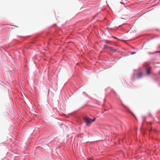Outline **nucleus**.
Instances as JSON below:
<instances>
[{
    "instance_id": "f257e3e1",
    "label": "nucleus",
    "mask_w": 160,
    "mask_h": 160,
    "mask_svg": "<svg viewBox=\"0 0 160 160\" xmlns=\"http://www.w3.org/2000/svg\"><path fill=\"white\" fill-rule=\"evenodd\" d=\"M84 120L86 122V125L90 126V124L92 122L91 119L88 117H86L84 118Z\"/></svg>"
},
{
    "instance_id": "f03ea898",
    "label": "nucleus",
    "mask_w": 160,
    "mask_h": 160,
    "mask_svg": "<svg viewBox=\"0 0 160 160\" xmlns=\"http://www.w3.org/2000/svg\"><path fill=\"white\" fill-rule=\"evenodd\" d=\"M104 48L105 49H107L108 50H109L110 51H112L114 52H115L116 51V50L112 48V47H108L107 45H104Z\"/></svg>"
},
{
    "instance_id": "7ed1b4c3",
    "label": "nucleus",
    "mask_w": 160,
    "mask_h": 160,
    "mask_svg": "<svg viewBox=\"0 0 160 160\" xmlns=\"http://www.w3.org/2000/svg\"><path fill=\"white\" fill-rule=\"evenodd\" d=\"M151 69L150 67H149L147 69V74L148 75L150 73V72Z\"/></svg>"
},
{
    "instance_id": "20e7f679",
    "label": "nucleus",
    "mask_w": 160,
    "mask_h": 160,
    "mask_svg": "<svg viewBox=\"0 0 160 160\" xmlns=\"http://www.w3.org/2000/svg\"><path fill=\"white\" fill-rule=\"evenodd\" d=\"M105 43L107 44H110L112 43V42L110 41L106 40Z\"/></svg>"
},
{
    "instance_id": "39448f33",
    "label": "nucleus",
    "mask_w": 160,
    "mask_h": 160,
    "mask_svg": "<svg viewBox=\"0 0 160 160\" xmlns=\"http://www.w3.org/2000/svg\"><path fill=\"white\" fill-rule=\"evenodd\" d=\"M142 76V74L141 73H139L138 75V78H139L140 77Z\"/></svg>"
},
{
    "instance_id": "423d86ee",
    "label": "nucleus",
    "mask_w": 160,
    "mask_h": 160,
    "mask_svg": "<svg viewBox=\"0 0 160 160\" xmlns=\"http://www.w3.org/2000/svg\"><path fill=\"white\" fill-rule=\"evenodd\" d=\"M95 120V118H94L92 120V122H94Z\"/></svg>"
},
{
    "instance_id": "0eeeda50",
    "label": "nucleus",
    "mask_w": 160,
    "mask_h": 160,
    "mask_svg": "<svg viewBox=\"0 0 160 160\" xmlns=\"http://www.w3.org/2000/svg\"><path fill=\"white\" fill-rule=\"evenodd\" d=\"M135 52H131V54H135Z\"/></svg>"
}]
</instances>
